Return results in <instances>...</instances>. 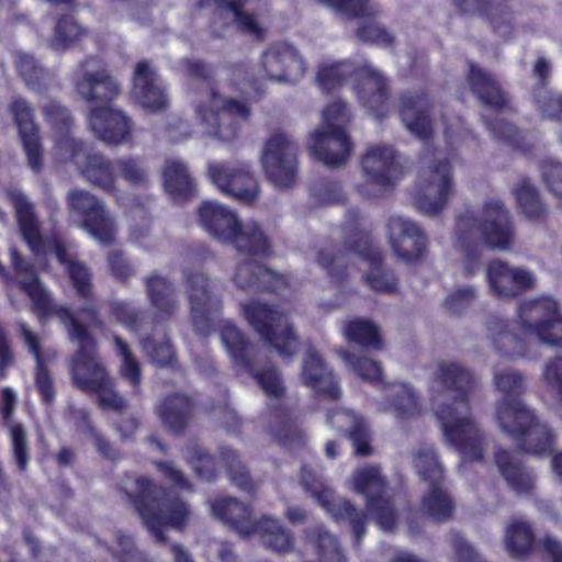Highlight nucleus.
<instances>
[{
    "label": "nucleus",
    "mask_w": 562,
    "mask_h": 562,
    "mask_svg": "<svg viewBox=\"0 0 562 562\" xmlns=\"http://www.w3.org/2000/svg\"><path fill=\"white\" fill-rule=\"evenodd\" d=\"M480 387V378L459 361H438L430 376L431 409L440 420L445 442L463 461L483 460L488 447L483 429L470 413L471 397Z\"/></svg>",
    "instance_id": "f257e3e1"
},
{
    "label": "nucleus",
    "mask_w": 562,
    "mask_h": 562,
    "mask_svg": "<svg viewBox=\"0 0 562 562\" xmlns=\"http://www.w3.org/2000/svg\"><path fill=\"white\" fill-rule=\"evenodd\" d=\"M12 266L21 289L31 297L41 313L53 311L67 330L69 340L77 349L70 360V372L75 385L85 392H97L109 384L110 376L101 361L95 338L88 324L85 325L70 310L53 308L46 290L40 283L34 267L26 262L15 248L10 249Z\"/></svg>",
    "instance_id": "f03ea898"
},
{
    "label": "nucleus",
    "mask_w": 562,
    "mask_h": 562,
    "mask_svg": "<svg viewBox=\"0 0 562 562\" xmlns=\"http://www.w3.org/2000/svg\"><path fill=\"white\" fill-rule=\"evenodd\" d=\"M76 95L91 104L88 113L89 130L109 145L127 143L132 137L133 121L122 110L109 105L122 92L120 81L111 74L108 65L97 56H88L71 72Z\"/></svg>",
    "instance_id": "7ed1b4c3"
},
{
    "label": "nucleus",
    "mask_w": 562,
    "mask_h": 562,
    "mask_svg": "<svg viewBox=\"0 0 562 562\" xmlns=\"http://www.w3.org/2000/svg\"><path fill=\"white\" fill-rule=\"evenodd\" d=\"M492 383L502 397L494 405V420L499 429L518 440L519 448L533 454L550 453L554 438L519 397L526 392V376L514 368L494 369Z\"/></svg>",
    "instance_id": "20e7f679"
},
{
    "label": "nucleus",
    "mask_w": 562,
    "mask_h": 562,
    "mask_svg": "<svg viewBox=\"0 0 562 562\" xmlns=\"http://www.w3.org/2000/svg\"><path fill=\"white\" fill-rule=\"evenodd\" d=\"M515 238L513 218L499 200L485 202L477 214H461L456 222L453 246L462 255L463 273L471 277L480 270L483 245L494 250H508Z\"/></svg>",
    "instance_id": "39448f33"
},
{
    "label": "nucleus",
    "mask_w": 562,
    "mask_h": 562,
    "mask_svg": "<svg viewBox=\"0 0 562 562\" xmlns=\"http://www.w3.org/2000/svg\"><path fill=\"white\" fill-rule=\"evenodd\" d=\"M182 66L189 77L201 82L205 97L195 102V113L203 133L223 143L233 142L243 123L250 116L247 103L225 98L217 93L212 69L201 60L183 59Z\"/></svg>",
    "instance_id": "423d86ee"
},
{
    "label": "nucleus",
    "mask_w": 562,
    "mask_h": 562,
    "mask_svg": "<svg viewBox=\"0 0 562 562\" xmlns=\"http://www.w3.org/2000/svg\"><path fill=\"white\" fill-rule=\"evenodd\" d=\"M119 488L157 542L167 541L165 528L182 529L189 520L188 504L178 497H169L164 487L145 476L126 474L119 483Z\"/></svg>",
    "instance_id": "0eeeda50"
},
{
    "label": "nucleus",
    "mask_w": 562,
    "mask_h": 562,
    "mask_svg": "<svg viewBox=\"0 0 562 562\" xmlns=\"http://www.w3.org/2000/svg\"><path fill=\"white\" fill-rule=\"evenodd\" d=\"M350 244L349 251H341L336 247H325L317 256V262L326 270L329 278L335 282H341L347 276V269L351 254H356L366 260L369 265L363 274L366 283L371 290L381 293H395L398 289V280L391 269L382 263L381 252L368 240H360L357 244Z\"/></svg>",
    "instance_id": "6e6552de"
},
{
    "label": "nucleus",
    "mask_w": 562,
    "mask_h": 562,
    "mask_svg": "<svg viewBox=\"0 0 562 562\" xmlns=\"http://www.w3.org/2000/svg\"><path fill=\"white\" fill-rule=\"evenodd\" d=\"M323 125L310 138L312 156L329 168H339L349 159L352 143L346 131L351 114L348 105L340 100L329 104L322 113Z\"/></svg>",
    "instance_id": "1a4fd4ad"
},
{
    "label": "nucleus",
    "mask_w": 562,
    "mask_h": 562,
    "mask_svg": "<svg viewBox=\"0 0 562 562\" xmlns=\"http://www.w3.org/2000/svg\"><path fill=\"white\" fill-rule=\"evenodd\" d=\"M249 325L283 359L297 350V338L286 314L276 305L251 301L241 305Z\"/></svg>",
    "instance_id": "9d476101"
},
{
    "label": "nucleus",
    "mask_w": 562,
    "mask_h": 562,
    "mask_svg": "<svg viewBox=\"0 0 562 562\" xmlns=\"http://www.w3.org/2000/svg\"><path fill=\"white\" fill-rule=\"evenodd\" d=\"M260 161L273 187L289 190L295 186L299 179V145L291 135L272 133L262 146Z\"/></svg>",
    "instance_id": "9b49d317"
},
{
    "label": "nucleus",
    "mask_w": 562,
    "mask_h": 562,
    "mask_svg": "<svg viewBox=\"0 0 562 562\" xmlns=\"http://www.w3.org/2000/svg\"><path fill=\"white\" fill-rule=\"evenodd\" d=\"M244 371L256 380L268 398V411L274 418L269 425L271 434L284 443L303 441V432L292 422L289 413L282 408L285 385L280 371L274 367L258 370L255 360L252 361V370Z\"/></svg>",
    "instance_id": "f8f14e48"
},
{
    "label": "nucleus",
    "mask_w": 562,
    "mask_h": 562,
    "mask_svg": "<svg viewBox=\"0 0 562 562\" xmlns=\"http://www.w3.org/2000/svg\"><path fill=\"white\" fill-rule=\"evenodd\" d=\"M453 186L451 166L446 158H425L414 198L416 209L428 216L439 214L453 194Z\"/></svg>",
    "instance_id": "ddd939ff"
},
{
    "label": "nucleus",
    "mask_w": 562,
    "mask_h": 562,
    "mask_svg": "<svg viewBox=\"0 0 562 562\" xmlns=\"http://www.w3.org/2000/svg\"><path fill=\"white\" fill-rule=\"evenodd\" d=\"M521 333L551 347L562 346V313L550 297L525 300L517 307Z\"/></svg>",
    "instance_id": "4468645a"
},
{
    "label": "nucleus",
    "mask_w": 562,
    "mask_h": 562,
    "mask_svg": "<svg viewBox=\"0 0 562 562\" xmlns=\"http://www.w3.org/2000/svg\"><path fill=\"white\" fill-rule=\"evenodd\" d=\"M182 285L194 329L207 335L223 308L222 299L216 293L213 281L199 270L183 268Z\"/></svg>",
    "instance_id": "2eb2a0df"
},
{
    "label": "nucleus",
    "mask_w": 562,
    "mask_h": 562,
    "mask_svg": "<svg viewBox=\"0 0 562 562\" xmlns=\"http://www.w3.org/2000/svg\"><path fill=\"white\" fill-rule=\"evenodd\" d=\"M353 488L366 496L367 510L384 531L396 526V512L387 494L386 482L376 465H366L355 471Z\"/></svg>",
    "instance_id": "dca6fc26"
},
{
    "label": "nucleus",
    "mask_w": 562,
    "mask_h": 562,
    "mask_svg": "<svg viewBox=\"0 0 562 562\" xmlns=\"http://www.w3.org/2000/svg\"><path fill=\"white\" fill-rule=\"evenodd\" d=\"M301 484L318 504L336 520H348L352 527L355 542L359 544L366 533V515L349 501L336 497L334 491L312 469L303 467Z\"/></svg>",
    "instance_id": "f3484780"
},
{
    "label": "nucleus",
    "mask_w": 562,
    "mask_h": 562,
    "mask_svg": "<svg viewBox=\"0 0 562 562\" xmlns=\"http://www.w3.org/2000/svg\"><path fill=\"white\" fill-rule=\"evenodd\" d=\"M67 206L85 218L82 227L102 245H110L115 236V223L104 202L92 193L81 189H72L67 193Z\"/></svg>",
    "instance_id": "a211bd4d"
},
{
    "label": "nucleus",
    "mask_w": 562,
    "mask_h": 562,
    "mask_svg": "<svg viewBox=\"0 0 562 562\" xmlns=\"http://www.w3.org/2000/svg\"><path fill=\"white\" fill-rule=\"evenodd\" d=\"M258 71L270 81L296 85L306 72V64L294 46L274 43L261 54Z\"/></svg>",
    "instance_id": "6ab92c4d"
},
{
    "label": "nucleus",
    "mask_w": 562,
    "mask_h": 562,
    "mask_svg": "<svg viewBox=\"0 0 562 562\" xmlns=\"http://www.w3.org/2000/svg\"><path fill=\"white\" fill-rule=\"evenodd\" d=\"M207 175L223 194L240 203L251 204L259 196V184L247 164L212 162Z\"/></svg>",
    "instance_id": "aec40b11"
},
{
    "label": "nucleus",
    "mask_w": 562,
    "mask_h": 562,
    "mask_svg": "<svg viewBox=\"0 0 562 562\" xmlns=\"http://www.w3.org/2000/svg\"><path fill=\"white\" fill-rule=\"evenodd\" d=\"M360 165L367 181L380 190L393 188L403 176L402 157L390 145H370Z\"/></svg>",
    "instance_id": "412c9836"
},
{
    "label": "nucleus",
    "mask_w": 562,
    "mask_h": 562,
    "mask_svg": "<svg viewBox=\"0 0 562 562\" xmlns=\"http://www.w3.org/2000/svg\"><path fill=\"white\" fill-rule=\"evenodd\" d=\"M485 276L491 293L501 300L514 299L537 285L533 272L522 267L510 266L501 259L487 263Z\"/></svg>",
    "instance_id": "4be33fe9"
},
{
    "label": "nucleus",
    "mask_w": 562,
    "mask_h": 562,
    "mask_svg": "<svg viewBox=\"0 0 562 562\" xmlns=\"http://www.w3.org/2000/svg\"><path fill=\"white\" fill-rule=\"evenodd\" d=\"M9 112L18 126L29 168L40 173L43 169V149L40 139V127L35 122L33 104L23 97H13L9 103Z\"/></svg>",
    "instance_id": "5701e85b"
},
{
    "label": "nucleus",
    "mask_w": 562,
    "mask_h": 562,
    "mask_svg": "<svg viewBox=\"0 0 562 562\" xmlns=\"http://www.w3.org/2000/svg\"><path fill=\"white\" fill-rule=\"evenodd\" d=\"M387 234L394 254L404 261L417 260L427 251L428 239L424 229L407 217L391 216Z\"/></svg>",
    "instance_id": "b1692460"
},
{
    "label": "nucleus",
    "mask_w": 562,
    "mask_h": 562,
    "mask_svg": "<svg viewBox=\"0 0 562 562\" xmlns=\"http://www.w3.org/2000/svg\"><path fill=\"white\" fill-rule=\"evenodd\" d=\"M132 95L149 112H162L169 106V98L155 67L147 60L138 61L133 74Z\"/></svg>",
    "instance_id": "393cba45"
},
{
    "label": "nucleus",
    "mask_w": 562,
    "mask_h": 562,
    "mask_svg": "<svg viewBox=\"0 0 562 562\" xmlns=\"http://www.w3.org/2000/svg\"><path fill=\"white\" fill-rule=\"evenodd\" d=\"M54 251L58 261L67 269L77 293L86 299L80 312L87 315L89 327L102 328L104 323L100 317L99 305L92 301L91 273L89 269L82 262L76 261L63 244L56 243Z\"/></svg>",
    "instance_id": "a878e982"
},
{
    "label": "nucleus",
    "mask_w": 562,
    "mask_h": 562,
    "mask_svg": "<svg viewBox=\"0 0 562 562\" xmlns=\"http://www.w3.org/2000/svg\"><path fill=\"white\" fill-rule=\"evenodd\" d=\"M484 326L486 337L499 357L515 360L527 355V341L513 331L507 319L492 314L486 317Z\"/></svg>",
    "instance_id": "bb28decb"
},
{
    "label": "nucleus",
    "mask_w": 562,
    "mask_h": 562,
    "mask_svg": "<svg viewBox=\"0 0 562 562\" xmlns=\"http://www.w3.org/2000/svg\"><path fill=\"white\" fill-rule=\"evenodd\" d=\"M382 411L400 419L416 417L422 412L420 397L411 383L392 382L383 385Z\"/></svg>",
    "instance_id": "cd10ccee"
},
{
    "label": "nucleus",
    "mask_w": 562,
    "mask_h": 562,
    "mask_svg": "<svg viewBox=\"0 0 562 562\" xmlns=\"http://www.w3.org/2000/svg\"><path fill=\"white\" fill-rule=\"evenodd\" d=\"M7 195L14 207L23 240L35 255L41 254L44 241L40 231V222L34 213L33 203L24 192L16 188L9 189Z\"/></svg>",
    "instance_id": "c85d7f7f"
},
{
    "label": "nucleus",
    "mask_w": 562,
    "mask_h": 562,
    "mask_svg": "<svg viewBox=\"0 0 562 562\" xmlns=\"http://www.w3.org/2000/svg\"><path fill=\"white\" fill-rule=\"evenodd\" d=\"M199 218L201 225L211 236L225 244H228L240 224V220L234 211L212 201L202 203L199 209Z\"/></svg>",
    "instance_id": "c756f323"
},
{
    "label": "nucleus",
    "mask_w": 562,
    "mask_h": 562,
    "mask_svg": "<svg viewBox=\"0 0 562 562\" xmlns=\"http://www.w3.org/2000/svg\"><path fill=\"white\" fill-rule=\"evenodd\" d=\"M431 103L424 93L402 98L401 119L405 127L420 139H428L434 132Z\"/></svg>",
    "instance_id": "7c9ffc66"
},
{
    "label": "nucleus",
    "mask_w": 562,
    "mask_h": 562,
    "mask_svg": "<svg viewBox=\"0 0 562 562\" xmlns=\"http://www.w3.org/2000/svg\"><path fill=\"white\" fill-rule=\"evenodd\" d=\"M302 379L307 386L318 394L330 400H337L340 396V389L336 376L313 348H310L304 357Z\"/></svg>",
    "instance_id": "2f4dec72"
},
{
    "label": "nucleus",
    "mask_w": 562,
    "mask_h": 562,
    "mask_svg": "<svg viewBox=\"0 0 562 562\" xmlns=\"http://www.w3.org/2000/svg\"><path fill=\"white\" fill-rule=\"evenodd\" d=\"M18 337L23 340L30 353L33 355L36 362L35 367V383L38 392L42 395L43 402L50 404L55 397L54 382L45 364L49 358L55 355L41 353L40 337L34 333L24 322H18Z\"/></svg>",
    "instance_id": "473e14b6"
},
{
    "label": "nucleus",
    "mask_w": 562,
    "mask_h": 562,
    "mask_svg": "<svg viewBox=\"0 0 562 562\" xmlns=\"http://www.w3.org/2000/svg\"><path fill=\"white\" fill-rule=\"evenodd\" d=\"M468 82L472 92L484 106L494 111H499L506 106V93L502 90L498 81L483 68L470 63Z\"/></svg>",
    "instance_id": "72a5a7b5"
},
{
    "label": "nucleus",
    "mask_w": 562,
    "mask_h": 562,
    "mask_svg": "<svg viewBox=\"0 0 562 562\" xmlns=\"http://www.w3.org/2000/svg\"><path fill=\"white\" fill-rule=\"evenodd\" d=\"M146 293L158 317L170 318L180 308L175 284L166 277L151 273L145 279Z\"/></svg>",
    "instance_id": "f704fd0d"
},
{
    "label": "nucleus",
    "mask_w": 562,
    "mask_h": 562,
    "mask_svg": "<svg viewBox=\"0 0 562 562\" xmlns=\"http://www.w3.org/2000/svg\"><path fill=\"white\" fill-rule=\"evenodd\" d=\"M234 282L244 290L278 291L284 285V280L270 269L254 260H246L238 265Z\"/></svg>",
    "instance_id": "c9c22d12"
},
{
    "label": "nucleus",
    "mask_w": 562,
    "mask_h": 562,
    "mask_svg": "<svg viewBox=\"0 0 562 562\" xmlns=\"http://www.w3.org/2000/svg\"><path fill=\"white\" fill-rule=\"evenodd\" d=\"M327 423L349 437L356 454L362 457L371 454L370 431L363 418L351 411L340 409L328 414Z\"/></svg>",
    "instance_id": "e433bc0d"
},
{
    "label": "nucleus",
    "mask_w": 562,
    "mask_h": 562,
    "mask_svg": "<svg viewBox=\"0 0 562 562\" xmlns=\"http://www.w3.org/2000/svg\"><path fill=\"white\" fill-rule=\"evenodd\" d=\"M77 169L91 186L106 193L116 191L114 160L99 153H88Z\"/></svg>",
    "instance_id": "4c0bfd02"
},
{
    "label": "nucleus",
    "mask_w": 562,
    "mask_h": 562,
    "mask_svg": "<svg viewBox=\"0 0 562 562\" xmlns=\"http://www.w3.org/2000/svg\"><path fill=\"white\" fill-rule=\"evenodd\" d=\"M212 513L243 537L254 533L258 520L251 518L249 507L235 498L216 501L211 505Z\"/></svg>",
    "instance_id": "58836bf2"
},
{
    "label": "nucleus",
    "mask_w": 562,
    "mask_h": 562,
    "mask_svg": "<svg viewBox=\"0 0 562 562\" xmlns=\"http://www.w3.org/2000/svg\"><path fill=\"white\" fill-rule=\"evenodd\" d=\"M193 412L192 401L180 393L167 396L158 406L157 414L164 427L173 434L182 432Z\"/></svg>",
    "instance_id": "ea45409f"
},
{
    "label": "nucleus",
    "mask_w": 562,
    "mask_h": 562,
    "mask_svg": "<svg viewBox=\"0 0 562 562\" xmlns=\"http://www.w3.org/2000/svg\"><path fill=\"white\" fill-rule=\"evenodd\" d=\"M221 340L236 367L241 370H252L255 346L229 321L222 322Z\"/></svg>",
    "instance_id": "a19ab883"
},
{
    "label": "nucleus",
    "mask_w": 562,
    "mask_h": 562,
    "mask_svg": "<svg viewBox=\"0 0 562 562\" xmlns=\"http://www.w3.org/2000/svg\"><path fill=\"white\" fill-rule=\"evenodd\" d=\"M359 76L357 93L360 102L372 111H379L389 97L385 78L371 65H364Z\"/></svg>",
    "instance_id": "79ce46f5"
},
{
    "label": "nucleus",
    "mask_w": 562,
    "mask_h": 562,
    "mask_svg": "<svg viewBox=\"0 0 562 562\" xmlns=\"http://www.w3.org/2000/svg\"><path fill=\"white\" fill-rule=\"evenodd\" d=\"M228 244L241 254L268 256L271 251L269 237L260 225L254 221L240 222Z\"/></svg>",
    "instance_id": "37998d69"
},
{
    "label": "nucleus",
    "mask_w": 562,
    "mask_h": 562,
    "mask_svg": "<svg viewBox=\"0 0 562 562\" xmlns=\"http://www.w3.org/2000/svg\"><path fill=\"white\" fill-rule=\"evenodd\" d=\"M411 463L427 485L446 483L445 467L431 445H420L409 452Z\"/></svg>",
    "instance_id": "c03bdc74"
},
{
    "label": "nucleus",
    "mask_w": 562,
    "mask_h": 562,
    "mask_svg": "<svg viewBox=\"0 0 562 562\" xmlns=\"http://www.w3.org/2000/svg\"><path fill=\"white\" fill-rule=\"evenodd\" d=\"M495 461L502 476L516 493H528L533 488V475L522 467L517 457L506 450H498L495 452Z\"/></svg>",
    "instance_id": "a18cd8bd"
},
{
    "label": "nucleus",
    "mask_w": 562,
    "mask_h": 562,
    "mask_svg": "<svg viewBox=\"0 0 562 562\" xmlns=\"http://www.w3.org/2000/svg\"><path fill=\"white\" fill-rule=\"evenodd\" d=\"M475 12L483 14L492 30L501 37L508 38L517 23L510 0H483Z\"/></svg>",
    "instance_id": "49530a36"
},
{
    "label": "nucleus",
    "mask_w": 562,
    "mask_h": 562,
    "mask_svg": "<svg viewBox=\"0 0 562 562\" xmlns=\"http://www.w3.org/2000/svg\"><path fill=\"white\" fill-rule=\"evenodd\" d=\"M15 68L25 86L35 93H45L54 82V75L44 68L32 55L19 53L15 56Z\"/></svg>",
    "instance_id": "de8ad7c7"
},
{
    "label": "nucleus",
    "mask_w": 562,
    "mask_h": 562,
    "mask_svg": "<svg viewBox=\"0 0 562 562\" xmlns=\"http://www.w3.org/2000/svg\"><path fill=\"white\" fill-rule=\"evenodd\" d=\"M255 528L254 533L260 535L263 546L272 551L288 553L294 549L293 533L278 519L263 516L257 521Z\"/></svg>",
    "instance_id": "09e8293b"
},
{
    "label": "nucleus",
    "mask_w": 562,
    "mask_h": 562,
    "mask_svg": "<svg viewBox=\"0 0 562 562\" xmlns=\"http://www.w3.org/2000/svg\"><path fill=\"white\" fill-rule=\"evenodd\" d=\"M422 507L431 519L438 522L449 520L454 510V502L446 483L427 485V491L422 498Z\"/></svg>",
    "instance_id": "8fccbe9b"
},
{
    "label": "nucleus",
    "mask_w": 562,
    "mask_h": 562,
    "mask_svg": "<svg viewBox=\"0 0 562 562\" xmlns=\"http://www.w3.org/2000/svg\"><path fill=\"white\" fill-rule=\"evenodd\" d=\"M518 209L529 221H540L548 214V207L540 194L528 178H522L514 190Z\"/></svg>",
    "instance_id": "3c124183"
},
{
    "label": "nucleus",
    "mask_w": 562,
    "mask_h": 562,
    "mask_svg": "<svg viewBox=\"0 0 562 562\" xmlns=\"http://www.w3.org/2000/svg\"><path fill=\"white\" fill-rule=\"evenodd\" d=\"M342 331L348 341L364 349L380 350L383 348L380 328L370 319L356 318L346 322Z\"/></svg>",
    "instance_id": "603ef678"
},
{
    "label": "nucleus",
    "mask_w": 562,
    "mask_h": 562,
    "mask_svg": "<svg viewBox=\"0 0 562 562\" xmlns=\"http://www.w3.org/2000/svg\"><path fill=\"white\" fill-rule=\"evenodd\" d=\"M504 543L513 557L524 558L529 554L535 543L531 525L521 519H514L505 529Z\"/></svg>",
    "instance_id": "864d4df0"
},
{
    "label": "nucleus",
    "mask_w": 562,
    "mask_h": 562,
    "mask_svg": "<svg viewBox=\"0 0 562 562\" xmlns=\"http://www.w3.org/2000/svg\"><path fill=\"white\" fill-rule=\"evenodd\" d=\"M164 183L166 191L175 199H186L194 189L193 180L186 164L177 159L166 161Z\"/></svg>",
    "instance_id": "5fc2aeb1"
},
{
    "label": "nucleus",
    "mask_w": 562,
    "mask_h": 562,
    "mask_svg": "<svg viewBox=\"0 0 562 562\" xmlns=\"http://www.w3.org/2000/svg\"><path fill=\"white\" fill-rule=\"evenodd\" d=\"M143 352L157 366H168L175 358V350L165 326L156 325L153 333L140 339Z\"/></svg>",
    "instance_id": "6e6d98bb"
},
{
    "label": "nucleus",
    "mask_w": 562,
    "mask_h": 562,
    "mask_svg": "<svg viewBox=\"0 0 562 562\" xmlns=\"http://www.w3.org/2000/svg\"><path fill=\"white\" fill-rule=\"evenodd\" d=\"M115 173L131 187L144 188L149 183V170L145 161L134 156L114 159Z\"/></svg>",
    "instance_id": "4d7b16f0"
},
{
    "label": "nucleus",
    "mask_w": 562,
    "mask_h": 562,
    "mask_svg": "<svg viewBox=\"0 0 562 562\" xmlns=\"http://www.w3.org/2000/svg\"><path fill=\"white\" fill-rule=\"evenodd\" d=\"M113 345L116 356L121 359L119 372L132 385L134 392L137 393L142 381L140 364L127 342L120 336L115 335L113 337Z\"/></svg>",
    "instance_id": "13d9d810"
},
{
    "label": "nucleus",
    "mask_w": 562,
    "mask_h": 562,
    "mask_svg": "<svg viewBox=\"0 0 562 562\" xmlns=\"http://www.w3.org/2000/svg\"><path fill=\"white\" fill-rule=\"evenodd\" d=\"M87 154L86 145L81 139L74 137L70 132L59 133L54 148L57 160H71L78 168Z\"/></svg>",
    "instance_id": "bf43d9fd"
},
{
    "label": "nucleus",
    "mask_w": 562,
    "mask_h": 562,
    "mask_svg": "<svg viewBox=\"0 0 562 562\" xmlns=\"http://www.w3.org/2000/svg\"><path fill=\"white\" fill-rule=\"evenodd\" d=\"M339 356L349 370L356 373L360 379L372 383L381 380L382 367L378 361L364 356L350 353L346 350L339 351Z\"/></svg>",
    "instance_id": "052dcab7"
},
{
    "label": "nucleus",
    "mask_w": 562,
    "mask_h": 562,
    "mask_svg": "<svg viewBox=\"0 0 562 562\" xmlns=\"http://www.w3.org/2000/svg\"><path fill=\"white\" fill-rule=\"evenodd\" d=\"M220 456L227 468L232 482L243 490H251V479L239 453L231 447L222 446Z\"/></svg>",
    "instance_id": "680f3d73"
},
{
    "label": "nucleus",
    "mask_w": 562,
    "mask_h": 562,
    "mask_svg": "<svg viewBox=\"0 0 562 562\" xmlns=\"http://www.w3.org/2000/svg\"><path fill=\"white\" fill-rule=\"evenodd\" d=\"M83 32V29L70 15H65L58 20L49 46L54 50H65L75 43Z\"/></svg>",
    "instance_id": "e2e57ef3"
},
{
    "label": "nucleus",
    "mask_w": 562,
    "mask_h": 562,
    "mask_svg": "<svg viewBox=\"0 0 562 562\" xmlns=\"http://www.w3.org/2000/svg\"><path fill=\"white\" fill-rule=\"evenodd\" d=\"M352 72L348 63L324 64L319 66L316 82L325 91H330L341 85Z\"/></svg>",
    "instance_id": "0e129e2a"
},
{
    "label": "nucleus",
    "mask_w": 562,
    "mask_h": 562,
    "mask_svg": "<svg viewBox=\"0 0 562 562\" xmlns=\"http://www.w3.org/2000/svg\"><path fill=\"white\" fill-rule=\"evenodd\" d=\"M533 99L543 117L562 121V94L553 93L546 87H538Z\"/></svg>",
    "instance_id": "69168bd1"
},
{
    "label": "nucleus",
    "mask_w": 562,
    "mask_h": 562,
    "mask_svg": "<svg viewBox=\"0 0 562 562\" xmlns=\"http://www.w3.org/2000/svg\"><path fill=\"white\" fill-rule=\"evenodd\" d=\"M311 195L318 205H330L345 201L341 186L329 179H319L311 187Z\"/></svg>",
    "instance_id": "338daca9"
},
{
    "label": "nucleus",
    "mask_w": 562,
    "mask_h": 562,
    "mask_svg": "<svg viewBox=\"0 0 562 562\" xmlns=\"http://www.w3.org/2000/svg\"><path fill=\"white\" fill-rule=\"evenodd\" d=\"M45 120L59 133L70 132L74 120L69 110L56 100H48L41 104Z\"/></svg>",
    "instance_id": "774afa93"
}]
</instances>
